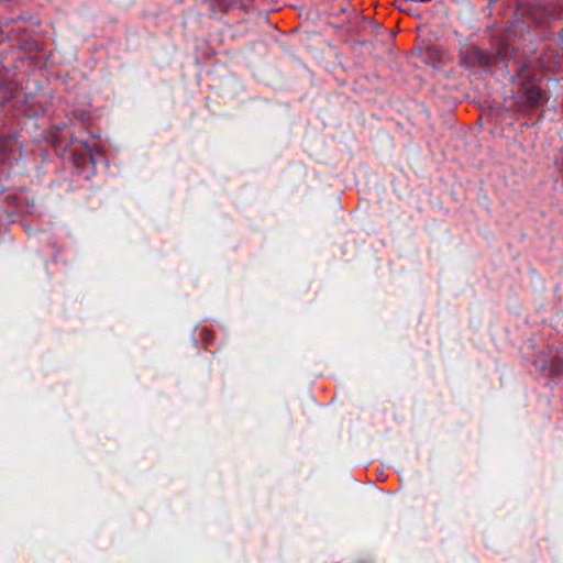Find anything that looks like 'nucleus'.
Listing matches in <instances>:
<instances>
[{"label":"nucleus","instance_id":"obj_1","mask_svg":"<svg viewBox=\"0 0 563 563\" xmlns=\"http://www.w3.org/2000/svg\"><path fill=\"white\" fill-rule=\"evenodd\" d=\"M544 102V92L538 87L534 81L526 80L522 84L521 91L519 92L515 102L518 112L522 114L530 113L539 108Z\"/></svg>","mask_w":563,"mask_h":563},{"label":"nucleus","instance_id":"obj_2","mask_svg":"<svg viewBox=\"0 0 563 563\" xmlns=\"http://www.w3.org/2000/svg\"><path fill=\"white\" fill-rule=\"evenodd\" d=\"M508 56V44L501 43L495 53V56H492L487 52L477 48L471 47L468 48L460 58V64H464L467 66H488L495 59H505Z\"/></svg>","mask_w":563,"mask_h":563},{"label":"nucleus","instance_id":"obj_3","mask_svg":"<svg viewBox=\"0 0 563 563\" xmlns=\"http://www.w3.org/2000/svg\"><path fill=\"white\" fill-rule=\"evenodd\" d=\"M426 60H432L434 66H444L453 59V54L442 44H435L424 51Z\"/></svg>","mask_w":563,"mask_h":563},{"label":"nucleus","instance_id":"obj_4","mask_svg":"<svg viewBox=\"0 0 563 563\" xmlns=\"http://www.w3.org/2000/svg\"><path fill=\"white\" fill-rule=\"evenodd\" d=\"M433 9V16L440 22V24H446L448 22V3L456 2V0H437Z\"/></svg>","mask_w":563,"mask_h":563},{"label":"nucleus","instance_id":"obj_5","mask_svg":"<svg viewBox=\"0 0 563 563\" xmlns=\"http://www.w3.org/2000/svg\"><path fill=\"white\" fill-rule=\"evenodd\" d=\"M241 0H210L211 11L223 14L234 8Z\"/></svg>","mask_w":563,"mask_h":563},{"label":"nucleus","instance_id":"obj_6","mask_svg":"<svg viewBox=\"0 0 563 563\" xmlns=\"http://www.w3.org/2000/svg\"><path fill=\"white\" fill-rule=\"evenodd\" d=\"M551 356V351H548V354L544 351L540 352L533 360L534 367L541 372H547L550 365L549 357Z\"/></svg>","mask_w":563,"mask_h":563},{"label":"nucleus","instance_id":"obj_7","mask_svg":"<svg viewBox=\"0 0 563 563\" xmlns=\"http://www.w3.org/2000/svg\"><path fill=\"white\" fill-rule=\"evenodd\" d=\"M548 371H550V374L553 376L563 375V358L560 356H551Z\"/></svg>","mask_w":563,"mask_h":563},{"label":"nucleus","instance_id":"obj_8","mask_svg":"<svg viewBox=\"0 0 563 563\" xmlns=\"http://www.w3.org/2000/svg\"><path fill=\"white\" fill-rule=\"evenodd\" d=\"M11 140L7 136L0 135V161H2L9 151Z\"/></svg>","mask_w":563,"mask_h":563},{"label":"nucleus","instance_id":"obj_9","mask_svg":"<svg viewBox=\"0 0 563 563\" xmlns=\"http://www.w3.org/2000/svg\"><path fill=\"white\" fill-rule=\"evenodd\" d=\"M404 11L408 12L411 15L420 16L418 9L413 4L409 2H404Z\"/></svg>","mask_w":563,"mask_h":563}]
</instances>
